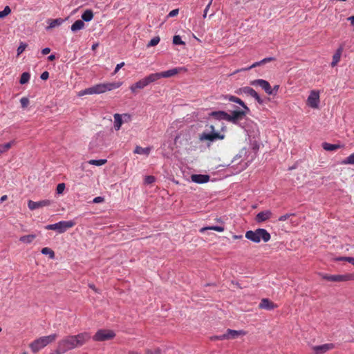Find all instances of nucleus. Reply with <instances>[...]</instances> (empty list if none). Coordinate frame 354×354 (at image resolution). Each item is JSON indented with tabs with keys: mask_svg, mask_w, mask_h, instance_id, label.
<instances>
[{
	"mask_svg": "<svg viewBox=\"0 0 354 354\" xmlns=\"http://www.w3.org/2000/svg\"><path fill=\"white\" fill-rule=\"evenodd\" d=\"M344 261H348L354 266V258L353 257H348L347 258H344Z\"/></svg>",
	"mask_w": 354,
	"mask_h": 354,
	"instance_id": "56",
	"label": "nucleus"
},
{
	"mask_svg": "<svg viewBox=\"0 0 354 354\" xmlns=\"http://www.w3.org/2000/svg\"><path fill=\"white\" fill-rule=\"evenodd\" d=\"M62 20L61 19H48V26L46 28L47 30L53 28L56 26H59L62 24Z\"/></svg>",
	"mask_w": 354,
	"mask_h": 354,
	"instance_id": "31",
	"label": "nucleus"
},
{
	"mask_svg": "<svg viewBox=\"0 0 354 354\" xmlns=\"http://www.w3.org/2000/svg\"><path fill=\"white\" fill-rule=\"evenodd\" d=\"M250 84L254 86H260L268 95H272L271 86L270 83L263 79H257L250 82Z\"/></svg>",
	"mask_w": 354,
	"mask_h": 354,
	"instance_id": "14",
	"label": "nucleus"
},
{
	"mask_svg": "<svg viewBox=\"0 0 354 354\" xmlns=\"http://www.w3.org/2000/svg\"><path fill=\"white\" fill-rule=\"evenodd\" d=\"M319 102V92L315 90L311 91L306 101L307 105L313 109H317Z\"/></svg>",
	"mask_w": 354,
	"mask_h": 354,
	"instance_id": "12",
	"label": "nucleus"
},
{
	"mask_svg": "<svg viewBox=\"0 0 354 354\" xmlns=\"http://www.w3.org/2000/svg\"><path fill=\"white\" fill-rule=\"evenodd\" d=\"M343 50H344L343 47L340 46L337 48V50L333 55V61L330 64L332 67L335 66L338 64V62L340 61Z\"/></svg>",
	"mask_w": 354,
	"mask_h": 354,
	"instance_id": "23",
	"label": "nucleus"
},
{
	"mask_svg": "<svg viewBox=\"0 0 354 354\" xmlns=\"http://www.w3.org/2000/svg\"><path fill=\"white\" fill-rule=\"evenodd\" d=\"M129 354H141L140 353L136 351H130L129 352Z\"/></svg>",
	"mask_w": 354,
	"mask_h": 354,
	"instance_id": "63",
	"label": "nucleus"
},
{
	"mask_svg": "<svg viewBox=\"0 0 354 354\" xmlns=\"http://www.w3.org/2000/svg\"><path fill=\"white\" fill-rule=\"evenodd\" d=\"M89 288H91L92 290L96 291L95 286L93 284H90Z\"/></svg>",
	"mask_w": 354,
	"mask_h": 354,
	"instance_id": "64",
	"label": "nucleus"
},
{
	"mask_svg": "<svg viewBox=\"0 0 354 354\" xmlns=\"http://www.w3.org/2000/svg\"><path fill=\"white\" fill-rule=\"evenodd\" d=\"M227 99L229 101L237 103L240 104L246 111H249V108L245 104V103L239 97L233 95H230Z\"/></svg>",
	"mask_w": 354,
	"mask_h": 354,
	"instance_id": "26",
	"label": "nucleus"
},
{
	"mask_svg": "<svg viewBox=\"0 0 354 354\" xmlns=\"http://www.w3.org/2000/svg\"><path fill=\"white\" fill-rule=\"evenodd\" d=\"M209 8H210V3H208L206 6V7H205V8L204 10V12H203V18H205L207 17V12L209 10Z\"/></svg>",
	"mask_w": 354,
	"mask_h": 354,
	"instance_id": "55",
	"label": "nucleus"
},
{
	"mask_svg": "<svg viewBox=\"0 0 354 354\" xmlns=\"http://www.w3.org/2000/svg\"><path fill=\"white\" fill-rule=\"evenodd\" d=\"M209 176L205 174H192L191 179L194 183L202 184L207 183L209 180Z\"/></svg>",
	"mask_w": 354,
	"mask_h": 354,
	"instance_id": "20",
	"label": "nucleus"
},
{
	"mask_svg": "<svg viewBox=\"0 0 354 354\" xmlns=\"http://www.w3.org/2000/svg\"><path fill=\"white\" fill-rule=\"evenodd\" d=\"M36 238L35 234H28L22 236L19 238V241L26 243V244H30Z\"/></svg>",
	"mask_w": 354,
	"mask_h": 354,
	"instance_id": "29",
	"label": "nucleus"
},
{
	"mask_svg": "<svg viewBox=\"0 0 354 354\" xmlns=\"http://www.w3.org/2000/svg\"><path fill=\"white\" fill-rule=\"evenodd\" d=\"M97 47H98V44H97V43H95V44H93L92 45V48H92V50H95Z\"/></svg>",
	"mask_w": 354,
	"mask_h": 354,
	"instance_id": "61",
	"label": "nucleus"
},
{
	"mask_svg": "<svg viewBox=\"0 0 354 354\" xmlns=\"http://www.w3.org/2000/svg\"><path fill=\"white\" fill-rule=\"evenodd\" d=\"M295 216V214H284V215H282L279 218V221H286L287 219H288L290 217H293Z\"/></svg>",
	"mask_w": 354,
	"mask_h": 354,
	"instance_id": "45",
	"label": "nucleus"
},
{
	"mask_svg": "<svg viewBox=\"0 0 354 354\" xmlns=\"http://www.w3.org/2000/svg\"><path fill=\"white\" fill-rule=\"evenodd\" d=\"M232 237L234 239H241L243 236L242 235H234Z\"/></svg>",
	"mask_w": 354,
	"mask_h": 354,
	"instance_id": "62",
	"label": "nucleus"
},
{
	"mask_svg": "<svg viewBox=\"0 0 354 354\" xmlns=\"http://www.w3.org/2000/svg\"><path fill=\"white\" fill-rule=\"evenodd\" d=\"M271 216L272 212L270 210L262 211L257 214L255 221L257 223H262L268 220Z\"/></svg>",
	"mask_w": 354,
	"mask_h": 354,
	"instance_id": "21",
	"label": "nucleus"
},
{
	"mask_svg": "<svg viewBox=\"0 0 354 354\" xmlns=\"http://www.w3.org/2000/svg\"><path fill=\"white\" fill-rule=\"evenodd\" d=\"M225 333V336L227 337H226V339H232L237 338L240 335H245L246 332L242 330H236L232 329H227Z\"/></svg>",
	"mask_w": 354,
	"mask_h": 354,
	"instance_id": "18",
	"label": "nucleus"
},
{
	"mask_svg": "<svg viewBox=\"0 0 354 354\" xmlns=\"http://www.w3.org/2000/svg\"><path fill=\"white\" fill-rule=\"evenodd\" d=\"M121 85L122 82L100 83L80 91L77 95L81 97L85 95L101 94L106 91L118 88Z\"/></svg>",
	"mask_w": 354,
	"mask_h": 354,
	"instance_id": "1",
	"label": "nucleus"
},
{
	"mask_svg": "<svg viewBox=\"0 0 354 354\" xmlns=\"http://www.w3.org/2000/svg\"><path fill=\"white\" fill-rule=\"evenodd\" d=\"M106 162L107 160L106 159L90 160L89 161H88V163L95 166H102L104 165Z\"/></svg>",
	"mask_w": 354,
	"mask_h": 354,
	"instance_id": "36",
	"label": "nucleus"
},
{
	"mask_svg": "<svg viewBox=\"0 0 354 354\" xmlns=\"http://www.w3.org/2000/svg\"><path fill=\"white\" fill-rule=\"evenodd\" d=\"M122 120L124 122H129L131 120V115L130 114H128V113H124L123 115H122Z\"/></svg>",
	"mask_w": 354,
	"mask_h": 354,
	"instance_id": "50",
	"label": "nucleus"
},
{
	"mask_svg": "<svg viewBox=\"0 0 354 354\" xmlns=\"http://www.w3.org/2000/svg\"><path fill=\"white\" fill-rule=\"evenodd\" d=\"M160 37H153V39H151L150 40V41L149 42V44H147V47H151V46H156L159 41H160Z\"/></svg>",
	"mask_w": 354,
	"mask_h": 354,
	"instance_id": "39",
	"label": "nucleus"
},
{
	"mask_svg": "<svg viewBox=\"0 0 354 354\" xmlns=\"http://www.w3.org/2000/svg\"><path fill=\"white\" fill-rule=\"evenodd\" d=\"M115 336L114 331L107 329L98 330L93 337L96 342H103L113 339Z\"/></svg>",
	"mask_w": 354,
	"mask_h": 354,
	"instance_id": "10",
	"label": "nucleus"
},
{
	"mask_svg": "<svg viewBox=\"0 0 354 354\" xmlns=\"http://www.w3.org/2000/svg\"><path fill=\"white\" fill-rule=\"evenodd\" d=\"M239 94H245L248 96H251L254 97L258 103L260 104H263V101L260 97L259 94L251 87L249 86H244L241 88H239V91L237 92Z\"/></svg>",
	"mask_w": 354,
	"mask_h": 354,
	"instance_id": "13",
	"label": "nucleus"
},
{
	"mask_svg": "<svg viewBox=\"0 0 354 354\" xmlns=\"http://www.w3.org/2000/svg\"><path fill=\"white\" fill-rule=\"evenodd\" d=\"M179 12V10L178 9H174V10H172L171 11L169 12V13L168 14V17H175L176 16Z\"/></svg>",
	"mask_w": 354,
	"mask_h": 354,
	"instance_id": "49",
	"label": "nucleus"
},
{
	"mask_svg": "<svg viewBox=\"0 0 354 354\" xmlns=\"http://www.w3.org/2000/svg\"><path fill=\"white\" fill-rule=\"evenodd\" d=\"M73 343V341L71 339V335L64 337L57 342V352L63 354L74 349Z\"/></svg>",
	"mask_w": 354,
	"mask_h": 354,
	"instance_id": "8",
	"label": "nucleus"
},
{
	"mask_svg": "<svg viewBox=\"0 0 354 354\" xmlns=\"http://www.w3.org/2000/svg\"><path fill=\"white\" fill-rule=\"evenodd\" d=\"M7 198H8V196H7L6 195H3V196H2L1 197V198H0V201H1V203H2V202H3V201H6V200H7Z\"/></svg>",
	"mask_w": 354,
	"mask_h": 354,
	"instance_id": "59",
	"label": "nucleus"
},
{
	"mask_svg": "<svg viewBox=\"0 0 354 354\" xmlns=\"http://www.w3.org/2000/svg\"><path fill=\"white\" fill-rule=\"evenodd\" d=\"M27 44L21 42L17 48V55L19 56V55H21L25 50Z\"/></svg>",
	"mask_w": 354,
	"mask_h": 354,
	"instance_id": "43",
	"label": "nucleus"
},
{
	"mask_svg": "<svg viewBox=\"0 0 354 354\" xmlns=\"http://www.w3.org/2000/svg\"><path fill=\"white\" fill-rule=\"evenodd\" d=\"M75 222L73 221H62L55 224H50L45 227L48 230H55L58 233L62 234L67 230L75 226Z\"/></svg>",
	"mask_w": 354,
	"mask_h": 354,
	"instance_id": "5",
	"label": "nucleus"
},
{
	"mask_svg": "<svg viewBox=\"0 0 354 354\" xmlns=\"http://www.w3.org/2000/svg\"><path fill=\"white\" fill-rule=\"evenodd\" d=\"M104 201V198L101 196H97L93 198V202L94 203H100Z\"/></svg>",
	"mask_w": 354,
	"mask_h": 354,
	"instance_id": "53",
	"label": "nucleus"
},
{
	"mask_svg": "<svg viewBox=\"0 0 354 354\" xmlns=\"http://www.w3.org/2000/svg\"><path fill=\"white\" fill-rule=\"evenodd\" d=\"M173 43L176 45L185 44V42L182 41L181 37L179 35H175L173 37Z\"/></svg>",
	"mask_w": 354,
	"mask_h": 354,
	"instance_id": "41",
	"label": "nucleus"
},
{
	"mask_svg": "<svg viewBox=\"0 0 354 354\" xmlns=\"http://www.w3.org/2000/svg\"><path fill=\"white\" fill-rule=\"evenodd\" d=\"M113 118H114V129L116 131H118L120 129V127L123 123L122 115H120L119 113H115V114H114Z\"/></svg>",
	"mask_w": 354,
	"mask_h": 354,
	"instance_id": "24",
	"label": "nucleus"
},
{
	"mask_svg": "<svg viewBox=\"0 0 354 354\" xmlns=\"http://www.w3.org/2000/svg\"><path fill=\"white\" fill-rule=\"evenodd\" d=\"M85 26V24L82 20L75 21L71 26V29L73 32H76L83 29Z\"/></svg>",
	"mask_w": 354,
	"mask_h": 354,
	"instance_id": "25",
	"label": "nucleus"
},
{
	"mask_svg": "<svg viewBox=\"0 0 354 354\" xmlns=\"http://www.w3.org/2000/svg\"><path fill=\"white\" fill-rule=\"evenodd\" d=\"M124 65V62H121L120 64H117L115 70L114 74L117 73L118 71Z\"/></svg>",
	"mask_w": 354,
	"mask_h": 354,
	"instance_id": "54",
	"label": "nucleus"
},
{
	"mask_svg": "<svg viewBox=\"0 0 354 354\" xmlns=\"http://www.w3.org/2000/svg\"><path fill=\"white\" fill-rule=\"evenodd\" d=\"M91 339L90 333L83 332L77 335H71V339L73 341L74 348L81 347L87 343Z\"/></svg>",
	"mask_w": 354,
	"mask_h": 354,
	"instance_id": "6",
	"label": "nucleus"
},
{
	"mask_svg": "<svg viewBox=\"0 0 354 354\" xmlns=\"http://www.w3.org/2000/svg\"><path fill=\"white\" fill-rule=\"evenodd\" d=\"M245 238L254 243H258L262 240L264 242L270 241L271 236L265 229L259 228L256 230H249L245 233Z\"/></svg>",
	"mask_w": 354,
	"mask_h": 354,
	"instance_id": "3",
	"label": "nucleus"
},
{
	"mask_svg": "<svg viewBox=\"0 0 354 354\" xmlns=\"http://www.w3.org/2000/svg\"><path fill=\"white\" fill-rule=\"evenodd\" d=\"M347 20L351 22L352 26H354V15L348 17Z\"/></svg>",
	"mask_w": 354,
	"mask_h": 354,
	"instance_id": "58",
	"label": "nucleus"
},
{
	"mask_svg": "<svg viewBox=\"0 0 354 354\" xmlns=\"http://www.w3.org/2000/svg\"><path fill=\"white\" fill-rule=\"evenodd\" d=\"M41 253L43 254H46V255L48 254L49 257L52 259L55 258L54 251L49 248L46 247V248H42Z\"/></svg>",
	"mask_w": 354,
	"mask_h": 354,
	"instance_id": "37",
	"label": "nucleus"
},
{
	"mask_svg": "<svg viewBox=\"0 0 354 354\" xmlns=\"http://www.w3.org/2000/svg\"><path fill=\"white\" fill-rule=\"evenodd\" d=\"M20 102L21 104L22 108H26L29 104V100L27 97H22L20 100Z\"/></svg>",
	"mask_w": 354,
	"mask_h": 354,
	"instance_id": "46",
	"label": "nucleus"
},
{
	"mask_svg": "<svg viewBox=\"0 0 354 354\" xmlns=\"http://www.w3.org/2000/svg\"><path fill=\"white\" fill-rule=\"evenodd\" d=\"M11 12V10L9 6H6L2 11H0V19L3 18L8 15H9Z\"/></svg>",
	"mask_w": 354,
	"mask_h": 354,
	"instance_id": "40",
	"label": "nucleus"
},
{
	"mask_svg": "<svg viewBox=\"0 0 354 354\" xmlns=\"http://www.w3.org/2000/svg\"><path fill=\"white\" fill-rule=\"evenodd\" d=\"M322 147L324 150L330 151H335L340 147L338 145H333L328 142H324Z\"/></svg>",
	"mask_w": 354,
	"mask_h": 354,
	"instance_id": "34",
	"label": "nucleus"
},
{
	"mask_svg": "<svg viewBox=\"0 0 354 354\" xmlns=\"http://www.w3.org/2000/svg\"><path fill=\"white\" fill-rule=\"evenodd\" d=\"M245 113L246 112L244 111H234L231 115L228 114L227 121L235 123L241 120L245 115Z\"/></svg>",
	"mask_w": 354,
	"mask_h": 354,
	"instance_id": "17",
	"label": "nucleus"
},
{
	"mask_svg": "<svg viewBox=\"0 0 354 354\" xmlns=\"http://www.w3.org/2000/svg\"><path fill=\"white\" fill-rule=\"evenodd\" d=\"M48 59L50 61H53L55 59V55H50V56H48Z\"/></svg>",
	"mask_w": 354,
	"mask_h": 354,
	"instance_id": "60",
	"label": "nucleus"
},
{
	"mask_svg": "<svg viewBox=\"0 0 354 354\" xmlns=\"http://www.w3.org/2000/svg\"><path fill=\"white\" fill-rule=\"evenodd\" d=\"M41 79L43 80H46L49 77V73L48 71H44L41 75Z\"/></svg>",
	"mask_w": 354,
	"mask_h": 354,
	"instance_id": "52",
	"label": "nucleus"
},
{
	"mask_svg": "<svg viewBox=\"0 0 354 354\" xmlns=\"http://www.w3.org/2000/svg\"><path fill=\"white\" fill-rule=\"evenodd\" d=\"M50 52V49L49 48H45L41 50V53L44 55H48Z\"/></svg>",
	"mask_w": 354,
	"mask_h": 354,
	"instance_id": "57",
	"label": "nucleus"
},
{
	"mask_svg": "<svg viewBox=\"0 0 354 354\" xmlns=\"http://www.w3.org/2000/svg\"><path fill=\"white\" fill-rule=\"evenodd\" d=\"M51 204L50 200H42L40 201L35 202L29 200L28 201V207L30 210H34L38 208L49 206Z\"/></svg>",
	"mask_w": 354,
	"mask_h": 354,
	"instance_id": "15",
	"label": "nucleus"
},
{
	"mask_svg": "<svg viewBox=\"0 0 354 354\" xmlns=\"http://www.w3.org/2000/svg\"><path fill=\"white\" fill-rule=\"evenodd\" d=\"M335 347L332 343L324 344L319 346H315L313 350L315 354H324L326 352L332 350Z\"/></svg>",
	"mask_w": 354,
	"mask_h": 354,
	"instance_id": "16",
	"label": "nucleus"
},
{
	"mask_svg": "<svg viewBox=\"0 0 354 354\" xmlns=\"http://www.w3.org/2000/svg\"><path fill=\"white\" fill-rule=\"evenodd\" d=\"M277 307V305L274 304L272 301H271L268 299H262L260 304H259V308L266 309L268 310H272Z\"/></svg>",
	"mask_w": 354,
	"mask_h": 354,
	"instance_id": "19",
	"label": "nucleus"
},
{
	"mask_svg": "<svg viewBox=\"0 0 354 354\" xmlns=\"http://www.w3.org/2000/svg\"><path fill=\"white\" fill-rule=\"evenodd\" d=\"M342 164L344 165H354V153L348 156L345 160L342 161Z\"/></svg>",
	"mask_w": 354,
	"mask_h": 354,
	"instance_id": "38",
	"label": "nucleus"
},
{
	"mask_svg": "<svg viewBox=\"0 0 354 354\" xmlns=\"http://www.w3.org/2000/svg\"><path fill=\"white\" fill-rule=\"evenodd\" d=\"M146 354H160V351L159 348H156L154 350L147 349L145 351Z\"/></svg>",
	"mask_w": 354,
	"mask_h": 354,
	"instance_id": "48",
	"label": "nucleus"
},
{
	"mask_svg": "<svg viewBox=\"0 0 354 354\" xmlns=\"http://www.w3.org/2000/svg\"><path fill=\"white\" fill-rule=\"evenodd\" d=\"M209 116L218 120H226L228 113L223 111H212L209 113Z\"/></svg>",
	"mask_w": 354,
	"mask_h": 354,
	"instance_id": "22",
	"label": "nucleus"
},
{
	"mask_svg": "<svg viewBox=\"0 0 354 354\" xmlns=\"http://www.w3.org/2000/svg\"><path fill=\"white\" fill-rule=\"evenodd\" d=\"M151 149V147L142 148V147L136 146L134 149V153L148 156L150 153Z\"/></svg>",
	"mask_w": 354,
	"mask_h": 354,
	"instance_id": "28",
	"label": "nucleus"
},
{
	"mask_svg": "<svg viewBox=\"0 0 354 354\" xmlns=\"http://www.w3.org/2000/svg\"><path fill=\"white\" fill-rule=\"evenodd\" d=\"M209 129L210 130L209 133L204 132L200 136L201 140H209L213 142L216 140H223L225 138L224 134H221L215 131V127L213 124L209 125Z\"/></svg>",
	"mask_w": 354,
	"mask_h": 354,
	"instance_id": "7",
	"label": "nucleus"
},
{
	"mask_svg": "<svg viewBox=\"0 0 354 354\" xmlns=\"http://www.w3.org/2000/svg\"><path fill=\"white\" fill-rule=\"evenodd\" d=\"M227 336H225V333L221 335H214L210 337V339L212 341L215 340H223L226 339Z\"/></svg>",
	"mask_w": 354,
	"mask_h": 354,
	"instance_id": "44",
	"label": "nucleus"
},
{
	"mask_svg": "<svg viewBox=\"0 0 354 354\" xmlns=\"http://www.w3.org/2000/svg\"><path fill=\"white\" fill-rule=\"evenodd\" d=\"M30 77V73H28L27 72L23 73L20 77V80H19L20 84H26L27 82H28Z\"/></svg>",
	"mask_w": 354,
	"mask_h": 354,
	"instance_id": "35",
	"label": "nucleus"
},
{
	"mask_svg": "<svg viewBox=\"0 0 354 354\" xmlns=\"http://www.w3.org/2000/svg\"><path fill=\"white\" fill-rule=\"evenodd\" d=\"M187 70L185 68L179 67V68H174L172 69L162 71L160 73H153L155 77L156 81L158 80L160 78H168L173 77L181 71H186Z\"/></svg>",
	"mask_w": 354,
	"mask_h": 354,
	"instance_id": "11",
	"label": "nucleus"
},
{
	"mask_svg": "<svg viewBox=\"0 0 354 354\" xmlns=\"http://www.w3.org/2000/svg\"><path fill=\"white\" fill-rule=\"evenodd\" d=\"M57 337L56 333H53L47 336L40 337L29 344L31 351L34 353L39 352L40 350L46 347L47 345L54 342Z\"/></svg>",
	"mask_w": 354,
	"mask_h": 354,
	"instance_id": "2",
	"label": "nucleus"
},
{
	"mask_svg": "<svg viewBox=\"0 0 354 354\" xmlns=\"http://www.w3.org/2000/svg\"><path fill=\"white\" fill-rule=\"evenodd\" d=\"M274 60H275V58L272 57L264 58V59H263L262 60H261L259 62H254L249 68H246V70L255 68V67L259 66H260L261 64H266V63H268L270 62L274 61Z\"/></svg>",
	"mask_w": 354,
	"mask_h": 354,
	"instance_id": "27",
	"label": "nucleus"
},
{
	"mask_svg": "<svg viewBox=\"0 0 354 354\" xmlns=\"http://www.w3.org/2000/svg\"><path fill=\"white\" fill-rule=\"evenodd\" d=\"M156 82L155 77L153 73L149 74V75L145 77L144 78L140 80L135 84H133L130 86L129 88L133 93H137L138 91L145 88L151 83H153Z\"/></svg>",
	"mask_w": 354,
	"mask_h": 354,
	"instance_id": "4",
	"label": "nucleus"
},
{
	"mask_svg": "<svg viewBox=\"0 0 354 354\" xmlns=\"http://www.w3.org/2000/svg\"><path fill=\"white\" fill-rule=\"evenodd\" d=\"M322 279L333 282H341L347 281L350 280H354V274H322Z\"/></svg>",
	"mask_w": 354,
	"mask_h": 354,
	"instance_id": "9",
	"label": "nucleus"
},
{
	"mask_svg": "<svg viewBox=\"0 0 354 354\" xmlns=\"http://www.w3.org/2000/svg\"><path fill=\"white\" fill-rule=\"evenodd\" d=\"M155 181V177L153 176H147L145 177V182L146 184H151Z\"/></svg>",
	"mask_w": 354,
	"mask_h": 354,
	"instance_id": "47",
	"label": "nucleus"
},
{
	"mask_svg": "<svg viewBox=\"0 0 354 354\" xmlns=\"http://www.w3.org/2000/svg\"><path fill=\"white\" fill-rule=\"evenodd\" d=\"M93 18V12L91 10H86L82 15V19L84 21H90Z\"/></svg>",
	"mask_w": 354,
	"mask_h": 354,
	"instance_id": "30",
	"label": "nucleus"
},
{
	"mask_svg": "<svg viewBox=\"0 0 354 354\" xmlns=\"http://www.w3.org/2000/svg\"><path fill=\"white\" fill-rule=\"evenodd\" d=\"M65 184L64 183H59L57 185V188H56V192L58 194H61L63 193V192L64 191L65 189Z\"/></svg>",
	"mask_w": 354,
	"mask_h": 354,
	"instance_id": "42",
	"label": "nucleus"
},
{
	"mask_svg": "<svg viewBox=\"0 0 354 354\" xmlns=\"http://www.w3.org/2000/svg\"><path fill=\"white\" fill-rule=\"evenodd\" d=\"M279 85H274L273 86V88L271 87L272 95H277V93L279 91Z\"/></svg>",
	"mask_w": 354,
	"mask_h": 354,
	"instance_id": "51",
	"label": "nucleus"
},
{
	"mask_svg": "<svg viewBox=\"0 0 354 354\" xmlns=\"http://www.w3.org/2000/svg\"><path fill=\"white\" fill-rule=\"evenodd\" d=\"M214 230V231H216V232H222L224 231V227H222V226H208V227H203L200 230V232H204L205 230Z\"/></svg>",
	"mask_w": 354,
	"mask_h": 354,
	"instance_id": "33",
	"label": "nucleus"
},
{
	"mask_svg": "<svg viewBox=\"0 0 354 354\" xmlns=\"http://www.w3.org/2000/svg\"><path fill=\"white\" fill-rule=\"evenodd\" d=\"M14 144H15V141L12 140L8 143L0 145V155L8 151Z\"/></svg>",
	"mask_w": 354,
	"mask_h": 354,
	"instance_id": "32",
	"label": "nucleus"
}]
</instances>
